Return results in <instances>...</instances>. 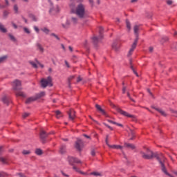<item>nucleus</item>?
Here are the masks:
<instances>
[{
  "instance_id": "nucleus-1",
  "label": "nucleus",
  "mask_w": 177,
  "mask_h": 177,
  "mask_svg": "<svg viewBox=\"0 0 177 177\" xmlns=\"http://www.w3.org/2000/svg\"><path fill=\"white\" fill-rule=\"evenodd\" d=\"M71 12L74 13L79 17V19H86V11L85 10V5L82 3H79L76 6L74 3H71L70 5Z\"/></svg>"
},
{
  "instance_id": "nucleus-2",
  "label": "nucleus",
  "mask_w": 177,
  "mask_h": 177,
  "mask_svg": "<svg viewBox=\"0 0 177 177\" xmlns=\"http://www.w3.org/2000/svg\"><path fill=\"white\" fill-rule=\"evenodd\" d=\"M134 34L136 35V38L134 40V42L131 45V48H130L129 53H128V56H132V53H133V51L135 49H136V45H138V41H139V37H138V34L139 32V26L138 25H135L134 28Z\"/></svg>"
},
{
  "instance_id": "nucleus-3",
  "label": "nucleus",
  "mask_w": 177,
  "mask_h": 177,
  "mask_svg": "<svg viewBox=\"0 0 177 177\" xmlns=\"http://www.w3.org/2000/svg\"><path fill=\"white\" fill-rule=\"evenodd\" d=\"M141 155L142 158H145V160H151L153 157H156L157 160L159 158H161L162 157H164L162 154H160L159 156L153 153V151H150L149 149H147L146 153L141 151Z\"/></svg>"
},
{
  "instance_id": "nucleus-4",
  "label": "nucleus",
  "mask_w": 177,
  "mask_h": 177,
  "mask_svg": "<svg viewBox=\"0 0 177 177\" xmlns=\"http://www.w3.org/2000/svg\"><path fill=\"white\" fill-rule=\"evenodd\" d=\"M45 95V92L42 91L39 93L36 94L33 97H30L26 100V104H30V103H32V102H35V100H37V99H41V97H44Z\"/></svg>"
},
{
  "instance_id": "nucleus-5",
  "label": "nucleus",
  "mask_w": 177,
  "mask_h": 177,
  "mask_svg": "<svg viewBox=\"0 0 177 177\" xmlns=\"http://www.w3.org/2000/svg\"><path fill=\"white\" fill-rule=\"evenodd\" d=\"M52 77H48V78H43L41 80V86L42 88H46V86H52Z\"/></svg>"
},
{
  "instance_id": "nucleus-6",
  "label": "nucleus",
  "mask_w": 177,
  "mask_h": 177,
  "mask_svg": "<svg viewBox=\"0 0 177 177\" xmlns=\"http://www.w3.org/2000/svg\"><path fill=\"white\" fill-rule=\"evenodd\" d=\"M12 88L14 91H20V89H21V81L15 80L12 82Z\"/></svg>"
},
{
  "instance_id": "nucleus-7",
  "label": "nucleus",
  "mask_w": 177,
  "mask_h": 177,
  "mask_svg": "<svg viewBox=\"0 0 177 177\" xmlns=\"http://www.w3.org/2000/svg\"><path fill=\"white\" fill-rule=\"evenodd\" d=\"M116 110L118 113H120L122 115H124V117H128L129 118H135V116L133 115L129 114L128 112L123 111L122 109L120 108H116Z\"/></svg>"
},
{
  "instance_id": "nucleus-8",
  "label": "nucleus",
  "mask_w": 177,
  "mask_h": 177,
  "mask_svg": "<svg viewBox=\"0 0 177 177\" xmlns=\"http://www.w3.org/2000/svg\"><path fill=\"white\" fill-rule=\"evenodd\" d=\"M35 62L34 61L29 62V63L32 66V67H33L34 68H38V66H39L41 68H44V64L39 63L38 59H35Z\"/></svg>"
},
{
  "instance_id": "nucleus-9",
  "label": "nucleus",
  "mask_w": 177,
  "mask_h": 177,
  "mask_svg": "<svg viewBox=\"0 0 177 177\" xmlns=\"http://www.w3.org/2000/svg\"><path fill=\"white\" fill-rule=\"evenodd\" d=\"M84 147V142H82V140L78 139L75 142V147L79 151H81L82 150V147Z\"/></svg>"
},
{
  "instance_id": "nucleus-10",
  "label": "nucleus",
  "mask_w": 177,
  "mask_h": 177,
  "mask_svg": "<svg viewBox=\"0 0 177 177\" xmlns=\"http://www.w3.org/2000/svg\"><path fill=\"white\" fill-rule=\"evenodd\" d=\"M102 32H103V28L102 27H100V36H99V37H94L93 38V44L95 45L97 44V42H99L100 38H103V35H102Z\"/></svg>"
},
{
  "instance_id": "nucleus-11",
  "label": "nucleus",
  "mask_w": 177,
  "mask_h": 177,
  "mask_svg": "<svg viewBox=\"0 0 177 177\" xmlns=\"http://www.w3.org/2000/svg\"><path fill=\"white\" fill-rule=\"evenodd\" d=\"M68 161L70 164H81V160H80L77 158H74L71 156L68 157Z\"/></svg>"
},
{
  "instance_id": "nucleus-12",
  "label": "nucleus",
  "mask_w": 177,
  "mask_h": 177,
  "mask_svg": "<svg viewBox=\"0 0 177 177\" xmlns=\"http://www.w3.org/2000/svg\"><path fill=\"white\" fill-rule=\"evenodd\" d=\"M59 12H60V8H59V6L51 8L49 10V13L51 15H57V13H59Z\"/></svg>"
},
{
  "instance_id": "nucleus-13",
  "label": "nucleus",
  "mask_w": 177,
  "mask_h": 177,
  "mask_svg": "<svg viewBox=\"0 0 177 177\" xmlns=\"http://www.w3.org/2000/svg\"><path fill=\"white\" fill-rule=\"evenodd\" d=\"M48 136V134L46 133V132H45V131L41 130L40 132V139L42 142V143H45V139H46Z\"/></svg>"
},
{
  "instance_id": "nucleus-14",
  "label": "nucleus",
  "mask_w": 177,
  "mask_h": 177,
  "mask_svg": "<svg viewBox=\"0 0 177 177\" xmlns=\"http://www.w3.org/2000/svg\"><path fill=\"white\" fill-rule=\"evenodd\" d=\"M70 26H71V21L68 19H66L65 23L62 24V28H69Z\"/></svg>"
},
{
  "instance_id": "nucleus-15",
  "label": "nucleus",
  "mask_w": 177,
  "mask_h": 177,
  "mask_svg": "<svg viewBox=\"0 0 177 177\" xmlns=\"http://www.w3.org/2000/svg\"><path fill=\"white\" fill-rule=\"evenodd\" d=\"M68 115L69 120H71V121H74V118H75V111L73 109H71Z\"/></svg>"
},
{
  "instance_id": "nucleus-16",
  "label": "nucleus",
  "mask_w": 177,
  "mask_h": 177,
  "mask_svg": "<svg viewBox=\"0 0 177 177\" xmlns=\"http://www.w3.org/2000/svg\"><path fill=\"white\" fill-rule=\"evenodd\" d=\"M112 48L115 52H118V50H120V44L117 42H113L112 44Z\"/></svg>"
},
{
  "instance_id": "nucleus-17",
  "label": "nucleus",
  "mask_w": 177,
  "mask_h": 177,
  "mask_svg": "<svg viewBox=\"0 0 177 177\" xmlns=\"http://www.w3.org/2000/svg\"><path fill=\"white\" fill-rule=\"evenodd\" d=\"M71 24H73L74 26H75V24H78V17H71Z\"/></svg>"
},
{
  "instance_id": "nucleus-18",
  "label": "nucleus",
  "mask_w": 177,
  "mask_h": 177,
  "mask_svg": "<svg viewBox=\"0 0 177 177\" xmlns=\"http://www.w3.org/2000/svg\"><path fill=\"white\" fill-rule=\"evenodd\" d=\"M95 107H96L97 110H98V111H100V113H102V114H103L104 115H106V111H104V110L103 109H102V107L100 106L99 104H95Z\"/></svg>"
},
{
  "instance_id": "nucleus-19",
  "label": "nucleus",
  "mask_w": 177,
  "mask_h": 177,
  "mask_svg": "<svg viewBox=\"0 0 177 177\" xmlns=\"http://www.w3.org/2000/svg\"><path fill=\"white\" fill-rule=\"evenodd\" d=\"M90 5L91 6H93L95 3H97V5H100V0H88Z\"/></svg>"
},
{
  "instance_id": "nucleus-20",
  "label": "nucleus",
  "mask_w": 177,
  "mask_h": 177,
  "mask_svg": "<svg viewBox=\"0 0 177 177\" xmlns=\"http://www.w3.org/2000/svg\"><path fill=\"white\" fill-rule=\"evenodd\" d=\"M154 109L155 110H156V111H158V113H160L161 115H163V117H167V113H165V111H162V109H158V108H154Z\"/></svg>"
},
{
  "instance_id": "nucleus-21",
  "label": "nucleus",
  "mask_w": 177,
  "mask_h": 177,
  "mask_svg": "<svg viewBox=\"0 0 177 177\" xmlns=\"http://www.w3.org/2000/svg\"><path fill=\"white\" fill-rule=\"evenodd\" d=\"M36 46H37V49H39V52H41V53H44V49L42 47V45H41V44L37 43L36 44Z\"/></svg>"
},
{
  "instance_id": "nucleus-22",
  "label": "nucleus",
  "mask_w": 177,
  "mask_h": 177,
  "mask_svg": "<svg viewBox=\"0 0 177 177\" xmlns=\"http://www.w3.org/2000/svg\"><path fill=\"white\" fill-rule=\"evenodd\" d=\"M59 153L61 154H64L66 153V147L65 145H62L59 148Z\"/></svg>"
},
{
  "instance_id": "nucleus-23",
  "label": "nucleus",
  "mask_w": 177,
  "mask_h": 177,
  "mask_svg": "<svg viewBox=\"0 0 177 177\" xmlns=\"http://www.w3.org/2000/svg\"><path fill=\"white\" fill-rule=\"evenodd\" d=\"M0 31H1V32H8V30H6V28H5V26H3V24L0 23Z\"/></svg>"
},
{
  "instance_id": "nucleus-24",
  "label": "nucleus",
  "mask_w": 177,
  "mask_h": 177,
  "mask_svg": "<svg viewBox=\"0 0 177 177\" xmlns=\"http://www.w3.org/2000/svg\"><path fill=\"white\" fill-rule=\"evenodd\" d=\"M41 31L44 32V34H46V35H48V34H49V32H50V30L46 27L42 28L41 29Z\"/></svg>"
},
{
  "instance_id": "nucleus-25",
  "label": "nucleus",
  "mask_w": 177,
  "mask_h": 177,
  "mask_svg": "<svg viewBox=\"0 0 177 177\" xmlns=\"http://www.w3.org/2000/svg\"><path fill=\"white\" fill-rule=\"evenodd\" d=\"M109 147H111V149H116L117 150H121L122 149V147L120 145H109Z\"/></svg>"
},
{
  "instance_id": "nucleus-26",
  "label": "nucleus",
  "mask_w": 177,
  "mask_h": 177,
  "mask_svg": "<svg viewBox=\"0 0 177 177\" xmlns=\"http://www.w3.org/2000/svg\"><path fill=\"white\" fill-rule=\"evenodd\" d=\"M55 115L57 118H62V117H63V114L60 111H56Z\"/></svg>"
},
{
  "instance_id": "nucleus-27",
  "label": "nucleus",
  "mask_w": 177,
  "mask_h": 177,
  "mask_svg": "<svg viewBox=\"0 0 177 177\" xmlns=\"http://www.w3.org/2000/svg\"><path fill=\"white\" fill-rule=\"evenodd\" d=\"M29 17L30 19H31V20H32V21H38V18L32 14H30L29 15Z\"/></svg>"
},
{
  "instance_id": "nucleus-28",
  "label": "nucleus",
  "mask_w": 177,
  "mask_h": 177,
  "mask_svg": "<svg viewBox=\"0 0 177 177\" xmlns=\"http://www.w3.org/2000/svg\"><path fill=\"white\" fill-rule=\"evenodd\" d=\"M6 60H8V55L0 57V63H3V62H6Z\"/></svg>"
},
{
  "instance_id": "nucleus-29",
  "label": "nucleus",
  "mask_w": 177,
  "mask_h": 177,
  "mask_svg": "<svg viewBox=\"0 0 177 177\" xmlns=\"http://www.w3.org/2000/svg\"><path fill=\"white\" fill-rule=\"evenodd\" d=\"M124 146L126 147H128L129 149H131L132 150H133L135 149V145H133V144L125 143Z\"/></svg>"
},
{
  "instance_id": "nucleus-30",
  "label": "nucleus",
  "mask_w": 177,
  "mask_h": 177,
  "mask_svg": "<svg viewBox=\"0 0 177 177\" xmlns=\"http://www.w3.org/2000/svg\"><path fill=\"white\" fill-rule=\"evenodd\" d=\"M17 96H21V97H26V94L23 93V91H17L16 92Z\"/></svg>"
},
{
  "instance_id": "nucleus-31",
  "label": "nucleus",
  "mask_w": 177,
  "mask_h": 177,
  "mask_svg": "<svg viewBox=\"0 0 177 177\" xmlns=\"http://www.w3.org/2000/svg\"><path fill=\"white\" fill-rule=\"evenodd\" d=\"M2 100L5 104H7V106L9 104V102H10L9 101V99H8V97H3Z\"/></svg>"
},
{
  "instance_id": "nucleus-32",
  "label": "nucleus",
  "mask_w": 177,
  "mask_h": 177,
  "mask_svg": "<svg viewBox=\"0 0 177 177\" xmlns=\"http://www.w3.org/2000/svg\"><path fill=\"white\" fill-rule=\"evenodd\" d=\"M130 64H131V70L133 71V73H134V74L137 76V77H139V75L138 74V73H136L135 71V69L133 68V66H132V60L130 59Z\"/></svg>"
},
{
  "instance_id": "nucleus-33",
  "label": "nucleus",
  "mask_w": 177,
  "mask_h": 177,
  "mask_svg": "<svg viewBox=\"0 0 177 177\" xmlns=\"http://www.w3.org/2000/svg\"><path fill=\"white\" fill-rule=\"evenodd\" d=\"M8 16H9V11L4 10L3 12V19H7Z\"/></svg>"
},
{
  "instance_id": "nucleus-34",
  "label": "nucleus",
  "mask_w": 177,
  "mask_h": 177,
  "mask_svg": "<svg viewBox=\"0 0 177 177\" xmlns=\"http://www.w3.org/2000/svg\"><path fill=\"white\" fill-rule=\"evenodd\" d=\"M13 10L15 13L16 14L19 13V6H17V4L14 5Z\"/></svg>"
},
{
  "instance_id": "nucleus-35",
  "label": "nucleus",
  "mask_w": 177,
  "mask_h": 177,
  "mask_svg": "<svg viewBox=\"0 0 177 177\" xmlns=\"http://www.w3.org/2000/svg\"><path fill=\"white\" fill-rule=\"evenodd\" d=\"M126 26L129 31H131V22H129V20L128 19L126 20Z\"/></svg>"
},
{
  "instance_id": "nucleus-36",
  "label": "nucleus",
  "mask_w": 177,
  "mask_h": 177,
  "mask_svg": "<svg viewBox=\"0 0 177 177\" xmlns=\"http://www.w3.org/2000/svg\"><path fill=\"white\" fill-rule=\"evenodd\" d=\"M74 80V76H71L68 78V86L71 88V80Z\"/></svg>"
},
{
  "instance_id": "nucleus-37",
  "label": "nucleus",
  "mask_w": 177,
  "mask_h": 177,
  "mask_svg": "<svg viewBox=\"0 0 177 177\" xmlns=\"http://www.w3.org/2000/svg\"><path fill=\"white\" fill-rule=\"evenodd\" d=\"M8 37H10V39H11L13 42H16V38L12 34H9Z\"/></svg>"
},
{
  "instance_id": "nucleus-38",
  "label": "nucleus",
  "mask_w": 177,
  "mask_h": 177,
  "mask_svg": "<svg viewBox=\"0 0 177 177\" xmlns=\"http://www.w3.org/2000/svg\"><path fill=\"white\" fill-rule=\"evenodd\" d=\"M90 175H93L94 176H101L102 174H100V173L97 172V171H94L90 174Z\"/></svg>"
},
{
  "instance_id": "nucleus-39",
  "label": "nucleus",
  "mask_w": 177,
  "mask_h": 177,
  "mask_svg": "<svg viewBox=\"0 0 177 177\" xmlns=\"http://www.w3.org/2000/svg\"><path fill=\"white\" fill-rule=\"evenodd\" d=\"M36 154H37V156H41L42 154V150L37 149L35 151Z\"/></svg>"
},
{
  "instance_id": "nucleus-40",
  "label": "nucleus",
  "mask_w": 177,
  "mask_h": 177,
  "mask_svg": "<svg viewBox=\"0 0 177 177\" xmlns=\"http://www.w3.org/2000/svg\"><path fill=\"white\" fill-rule=\"evenodd\" d=\"M169 39L167 37H163L161 40V44H164V42H167Z\"/></svg>"
},
{
  "instance_id": "nucleus-41",
  "label": "nucleus",
  "mask_w": 177,
  "mask_h": 177,
  "mask_svg": "<svg viewBox=\"0 0 177 177\" xmlns=\"http://www.w3.org/2000/svg\"><path fill=\"white\" fill-rule=\"evenodd\" d=\"M50 37H55L56 39H57L58 41L60 40V38H59V36H57V35L56 34H55V33H51V34H50Z\"/></svg>"
},
{
  "instance_id": "nucleus-42",
  "label": "nucleus",
  "mask_w": 177,
  "mask_h": 177,
  "mask_svg": "<svg viewBox=\"0 0 177 177\" xmlns=\"http://www.w3.org/2000/svg\"><path fill=\"white\" fill-rule=\"evenodd\" d=\"M0 161L1 162H2L3 164H6V159L2 157H0Z\"/></svg>"
},
{
  "instance_id": "nucleus-43",
  "label": "nucleus",
  "mask_w": 177,
  "mask_h": 177,
  "mask_svg": "<svg viewBox=\"0 0 177 177\" xmlns=\"http://www.w3.org/2000/svg\"><path fill=\"white\" fill-rule=\"evenodd\" d=\"M22 153H23L24 156H27V155L30 154V151L24 150V151H22Z\"/></svg>"
},
{
  "instance_id": "nucleus-44",
  "label": "nucleus",
  "mask_w": 177,
  "mask_h": 177,
  "mask_svg": "<svg viewBox=\"0 0 177 177\" xmlns=\"http://www.w3.org/2000/svg\"><path fill=\"white\" fill-rule=\"evenodd\" d=\"M91 154L93 156V157H95L96 156V151H95V149H92Z\"/></svg>"
},
{
  "instance_id": "nucleus-45",
  "label": "nucleus",
  "mask_w": 177,
  "mask_h": 177,
  "mask_svg": "<svg viewBox=\"0 0 177 177\" xmlns=\"http://www.w3.org/2000/svg\"><path fill=\"white\" fill-rule=\"evenodd\" d=\"M24 31L26 32V34H30L31 32L30 31V29L28 28H24Z\"/></svg>"
},
{
  "instance_id": "nucleus-46",
  "label": "nucleus",
  "mask_w": 177,
  "mask_h": 177,
  "mask_svg": "<svg viewBox=\"0 0 177 177\" xmlns=\"http://www.w3.org/2000/svg\"><path fill=\"white\" fill-rule=\"evenodd\" d=\"M166 3L168 5H172L174 3V1L172 0H166Z\"/></svg>"
},
{
  "instance_id": "nucleus-47",
  "label": "nucleus",
  "mask_w": 177,
  "mask_h": 177,
  "mask_svg": "<svg viewBox=\"0 0 177 177\" xmlns=\"http://www.w3.org/2000/svg\"><path fill=\"white\" fill-rule=\"evenodd\" d=\"M30 115L29 113H24L23 114V118H27V117H28Z\"/></svg>"
},
{
  "instance_id": "nucleus-48",
  "label": "nucleus",
  "mask_w": 177,
  "mask_h": 177,
  "mask_svg": "<svg viewBox=\"0 0 177 177\" xmlns=\"http://www.w3.org/2000/svg\"><path fill=\"white\" fill-rule=\"evenodd\" d=\"M33 28H34L35 31L37 34L39 33V28H38L37 26H34Z\"/></svg>"
},
{
  "instance_id": "nucleus-49",
  "label": "nucleus",
  "mask_w": 177,
  "mask_h": 177,
  "mask_svg": "<svg viewBox=\"0 0 177 177\" xmlns=\"http://www.w3.org/2000/svg\"><path fill=\"white\" fill-rule=\"evenodd\" d=\"M104 125H105V127H107V128H109V129H110L111 131H113V127H110L109 124L104 123Z\"/></svg>"
},
{
  "instance_id": "nucleus-50",
  "label": "nucleus",
  "mask_w": 177,
  "mask_h": 177,
  "mask_svg": "<svg viewBox=\"0 0 177 177\" xmlns=\"http://www.w3.org/2000/svg\"><path fill=\"white\" fill-rule=\"evenodd\" d=\"M127 96L130 99V100H131V102H135V100H133V99H132V97H131V95L129 94V93H127Z\"/></svg>"
},
{
  "instance_id": "nucleus-51",
  "label": "nucleus",
  "mask_w": 177,
  "mask_h": 177,
  "mask_svg": "<svg viewBox=\"0 0 177 177\" xmlns=\"http://www.w3.org/2000/svg\"><path fill=\"white\" fill-rule=\"evenodd\" d=\"M105 142H106V145H107V146H110V145H109V136H106Z\"/></svg>"
},
{
  "instance_id": "nucleus-52",
  "label": "nucleus",
  "mask_w": 177,
  "mask_h": 177,
  "mask_svg": "<svg viewBox=\"0 0 177 177\" xmlns=\"http://www.w3.org/2000/svg\"><path fill=\"white\" fill-rule=\"evenodd\" d=\"M108 122H110V124H114L115 125V124H117V122L113 121V120H108Z\"/></svg>"
},
{
  "instance_id": "nucleus-53",
  "label": "nucleus",
  "mask_w": 177,
  "mask_h": 177,
  "mask_svg": "<svg viewBox=\"0 0 177 177\" xmlns=\"http://www.w3.org/2000/svg\"><path fill=\"white\" fill-rule=\"evenodd\" d=\"M153 50H154V48H153V47H149V51L151 53H153Z\"/></svg>"
},
{
  "instance_id": "nucleus-54",
  "label": "nucleus",
  "mask_w": 177,
  "mask_h": 177,
  "mask_svg": "<svg viewBox=\"0 0 177 177\" xmlns=\"http://www.w3.org/2000/svg\"><path fill=\"white\" fill-rule=\"evenodd\" d=\"M127 91V87L124 86L122 88V93H125V91Z\"/></svg>"
},
{
  "instance_id": "nucleus-55",
  "label": "nucleus",
  "mask_w": 177,
  "mask_h": 177,
  "mask_svg": "<svg viewBox=\"0 0 177 177\" xmlns=\"http://www.w3.org/2000/svg\"><path fill=\"white\" fill-rule=\"evenodd\" d=\"M75 2H77L79 3H82V2H84V0H75Z\"/></svg>"
},
{
  "instance_id": "nucleus-56",
  "label": "nucleus",
  "mask_w": 177,
  "mask_h": 177,
  "mask_svg": "<svg viewBox=\"0 0 177 177\" xmlns=\"http://www.w3.org/2000/svg\"><path fill=\"white\" fill-rule=\"evenodd\" d=\"M12 27H14V28H17V25H16V24L12 23Z\"/></svg>"
},
{
  "instance_id": "nucleus-57",
  "label": "nucleus",
  "mask_w": 177,
  "mask_h": 177,
  "mask_svg": "<svg viewBox=\"0 0 177 177\" xmlns=\"http://www.w3.org/2000/svg\"><path fill=\"white\" fill-rule=\"evenodd\" d=\"M81 81H82V78H81V77H79L77 78V82H81Z\"/></svg>"
},
{
  "instance_id": "nucleus-58",
  "label": "nucleus",
  "mask_w": 177,
  "mask_h": 177,
  "mask_svg": "<svg viewBox=\"0 0 177 177\" xmlns=\"http://www.w3.org/2000/svg\"><path fill=\"white\" fill-rule=\"evenodd\" d=\"M3 147H0V154H2V151H3Z\"/></svg>"
},
{
  "instance_id": "nucleus-59",
  "label": "nucleus",
  "mask_w": 177,
  "mask_h": 177,
  "mask_svg": "<svg viewBox=\"0 0 177 177\" xmlns=\"http://www.w3.org/2000/svg\"><path fill=\"white\" fill-rule=\"evenodd\" d=\"M6 4L7 6H9V1L5 0Z\"/></svg>"
},
{
  "instance_id": "nucleus-60",
  "label": "nucleus",
  "mask_w": 177,
  "mask_h": 177,
  "mask_svg": "<svg viewBox=\"0 0 177 177\" xmlns=\"http://www.w3.org/2000/svg\"><path fill=\"white\" fill-rule=\"evenodd\" d=\"M17 175H18V176H19V177H24L23 174H21V173H18Z\"/></svg>"
},
{
  "instance_id": "nucleus-61",
  "label": "nucleus",
  "mask_w": 177,
  "mask_h": 177,
  "mask_svg": "<svg viewBox=\"0 0 177 177\" xmlns=\"http://www.w3.org/2000/svg\"><path fill=\"white\" fill-rule=\"evenodd\" d=\"M61 172H62V175H63L64 176H66V177L68 176V175L64 174V172H63V171H61Z\"/></svg>"
},
{
  "instance_id": "nucleus-62",
  "label": "nucleus",
  "mask_w": 177,
  "mask_h": 177,
  "mask_svg": "<svg viewBox=\"0 0 177 177\" xmlns=\"http://www.w3.org/2000/svg\"><path fill=\"white\" fill-rule=\"evenodd\" d=\"M115 125H118V127H122V124L120 123L115 124Z\"/></svg>"
},
{
  "instance_id": "nucleus-63",
  "label": "nucleus",
  "mask_w": 177,
  "mask_h": 177,
  "mask_svg": "<svg viewBox=\"0 0 177 177\" xmlns=\"http://www.w3.org/2000/svg\"><path fill=\"white\" fill-rule=\"evenodd\" d=\"M68 48H69V50H70L71 52H73V47L69 46Z\"/></svg>"
},
{
  "instance_id": "nucleus-64",
  "label": "nucleus",
  "mask_w": 177,
  "mask_h": 177,
  "mask_svg": "<svg viewBox=\"0 0 177 177\" xmlns=\"http://www.w3.org/2000/svg\"><path fill=\"white\" fill-rule=\"evenodd\" d=\"M3 176H4L3 173L0 172V177H3Z\"/></svg>"
}]
</instances>
